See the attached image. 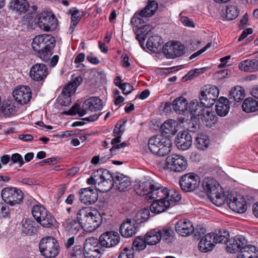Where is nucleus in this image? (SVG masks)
Returning a JSON list of instances; mask_svg holds the SVG:
<instances>
[{
    "label": "nucleus",
    "instance_id": "nucleus-1",
    "mask_svg": "<svg viewBox=\"0 0 258 258\" xmlns=\"http://www.w3.org/2000/svg\"><path fill=\"white\" fill-rule=\"evenodd\" d=\"M136 194L141 196H146V200H166L169 189L156 182L148 179L140 181L135 186Z\"/></svg>",
    "mask_w": 258,
    "mask_h": 258
},
{
    "label": "nucleus",
    "instance_id": "nucleus-2",
    "mask_svg": "<svg viewBox=\"0 0 258 258\" xmlns=\"http://www.w3.org/2000/svg\"><path fill=\"white\" fill-rule=\"evenodd\" d=\"M77 219L81 222L82 229L87 232L95 231L102 222L99 213L89 207L80 209L77 213Z\"/></svg>",
    "mask_w": 258,
    "mask_h": 258
},
{
    "label": "nucleus",
    "instance_id": "nucleus-3",
    "mask_svg": "<svg viewBox=\"0 0 258 258\" xmlns=\"http://www.w3.org/2000/svg\"><path fill=\"white\" fill-rule=\"evenodd\" d=\"M54 46V38L51 35L46 34L35 36L32 43L33 49L43 61L49 59Z\"/></svg>",
    "mask_w": 258,
    "mask_h": 258
},
{
    "label": "nucleus",
    "instance_id": "nucleus-4",
    "mask_svg": "<svg viewBox=\"0 0 258 258\" xmlns=\"http://www.w3.org/2000/svg\"><path fill=\"white\" fill-rule=\"evenodd\" d=\"M148 147L153 154L162 157L169 153L172 144L170 139L167 137L163 135H157L149 140Z\"/></svg>",
    "mask_w": 258,
    "mask_h": 258
},
{
    "label": "nucleus",
    "instance_id": "nucleus-5",
    "mask_svg": "<svg viewBox=\"0 0 258 258\" xmlns=\"http://www.w3.org/2000/svg\"><path fill=\"white\" fill-rule=\"evenodd\" d=\"M39 249L42 255L47 258H54L59 253V246L56 239L52 236H45L39 242Z\"/></svg>",
    "mask_w": 258,
    "mask_h": 258
},
{
    "label": "nucleus",
    "instance_id": "nucleus-6",
    "mask_svg": "<svg viewBox=\"0 0 258 258\" xmlns=\"http://www.w3.org/2000/svg\"><path fill=\"white\" fill-rule=\"evenodd\" d=\"M32 214L34 219L43 227H50L55 222L53 216L41 205H34Z\"/></svg>",
    "mask_w": 258,
    "mask_h": 258
},
{
    "label": "nucleus",
    "instance_id": "nucleus-7",
    "mask_svg": "<svg viewBox=\"0 0 258 258\" xmlns=\"http://www.w3.org/2000/svg\"><path fill=\"white\" fill-rule=\"evenodd\" d=\"M97 176H99L98 184L96 186L97 190L102 192L110 190L114 184V177L107 169H99L96 171Z\"/></svg>",
    "mask_w": 258,
    "mask_h": 258
},
{
    "label": "nucleus",
    "instance_id": "nucleus-8",
    "mask_svg": "<svg viewBox=\"0 0 258 258\" xmlns=\"http://www.w3.org/2000/svg\"><path fill=\"white\" fill-rule=\"evenodd\" d=\"M3 201L11 206L21 203L23 199V192L20 189L7 187L3 188L1 191Z\"/></svg>",
    "mask_w": 258,
    "mask_h": 258
},
{
    "label": "nucleus",
    "instance_id": "nucleus-9",
    "mask_svg": "<svg viewBox=\"0 0 258 258\" xmlns=\"http://www.w3.org/2000/svg\"><path fill=\"white\" fill-rule=\"evenodd\" d=\"M36 19L39 27L44 31L54 30L57 25V20L55 16L48 12H43L38 14Z\"/></svg>",
    "mask_w": 258,
    "mask_h": 258
},
{
    "label": "nucleus",
    "instance_id": "nucleus-10",
    "mask_svg": "<svg viewBox=\"0 0 258 258\" xmlns=\"http://www.w3.org/2000/svg\"><path fill=\"white\" fill-rule=\"evenodd\" d=\"M165 164L168 169L176 172L184 171L188 165L184 157L179 154L168 156L166 159Z\"/></svg>",
    "mask_w": 258,
    "mask_h": 258
},
{
    "label": "nucleus",
    "instance_id": "nucleus-11",
    "mask_svg": "<svg viewBox=\"0 0 258 258\" xmlns=\"http://www.w3.org/2000/svg\"><path fill=\"white\" fill-rule=\"evenodd\" d=\"M229 207L233 211L243 213L247 210V205L244 197L235 192H231L227 195Z\"/></svg>",
    "mask_w": 258,
    "mask_h": 258
},
{
    "label": "nucleus",
    "instance_id": "nucleus-12",
    "mask_svg": "<svg viewBox=\"0 0 258 258\" xmlns=\"http://www.w3.org/2000/svg\"><path fill=\"white\" fill-rule=\"evenodd\" d=\"M200 183L199 176L193 172L186 173L181 177L179 180L180 186L185 192H191L198 187Z\"/></svg>",
    "mask_w": 258,
    "mask_h": 258
},
{
    "label": "nucleus",
    "instance_id": "nucleus-13",
    "mask_svg": "<svg viewBox=\"0 0 258 258\" xmlns=\"http://www.w3.org/2000/svg\"><path fill=\"white\" fill-rule=\"evenodd\" d=\"M225 200L222 187L217 180L211 179V202L215 205L220 207L225 203Z\"/></svg>",
    "mask_w": 258,
    "mask_h": 258
},
{
    "label": "nucleus",
    "instance_id": "nucleus-14",
    "mask_svg": "<svg viewBox=\"0 0 258 258\" xmlns=\"http://www.w3.org/2000/svg\"><path fill=\"white\" fill-rule=\"evenodd\" d=\"M163 52L168 58L179 57L184 53V46L179 42H169L163 46Z\"/></svg>",
    "mask_w": 258,
    "mask_h": 258
},
{
    "label": "nucleus",
    "instance_id": "nucleus-15",
    "mask_svg": "<svg viewBox=\"0 0 258 258\" xmlns=\"http://www.w3.org/2000/svg\"><path fill=\"white\" fill-rule=\"evenodd\" d=\"M97 239L90 237L87 238L84 245V255L85 258H99L100 250L98 248Z\"/></svg>",
    "mask_w": 258,
    "mask_h": 258
},
{
    "label": "nucleus",
    "instance_id": "nucleus-16",
    "mask_svg": "<svg viewBox=\"0 0 258 258\" xmlns=\"http://www.w3.org/2000/svg\"><path fill=\"white\" fill-rule=\"evenodd\" d=\"M31 95L30 88L26 86H19L13 92L15 101L22 105L27 104L31 98Z\"/></svg>",
    "mask_w": 258,
    "mask_h": 258
},
{
    "label": "nucleus",
    "instance_id": "nucleus-17",
    "mask_svg": "<svg viewBox=\"0 0 258 258\" xmlns=\"http://www.w3.org/2000/svg\"><path fill=\"white\" fill-rule=\"evenodd\" d=\"M78 195L81 202L86 205L94 204L98 198V194L91 187L81 188Z\"/></svg>",
    "mask_w": 258,
    "mask_h": 258
},
{
    "label": "nucleus",
    "instance_id": "nucleus-18",
    "mask_svg": "<svg viewBox=\"0 0 258 258\" xmlns=\"http://www.w3.org/2000/svg\"><path fill=\"white\" fill-rule=\"evenodd\" d=\"M48 74V69L43 63H36L30 69L29 76L34 81H41L44 80Z\"/></svg>",
    "mask_w": 258,
    "mask_h": 258
},
{
    "label": "nucleus",
    "instance_id": "nucleus-19",
    "mask_svg": "<svg viewBox=\"0 0 258 258\" xmlns=\"http://www.w3.org/2000/svg\"><path fill=\"white\" fill-rule=\"evenodd\" d=\"M119 240L120 237L117 232L107 231L100 235L99 241L102 246L111 247L117 244Z\"/></svg>",
    "mask_w": 258,
    "mask_h": 258
},
{
    "label": "nucleus",
    "instance_id": "nucleus-20",
    "mask_svg": "<svg viewBox=\"0 0 258 258\" xmlns=\"http://www.w3.org/2000/svg\"><path fill=\"white\" fill-rule=\"evenodd\" d=\"M247 243V240L242 236H236L229 238L226 241V250L229 253H235L240 250L243 245Z\"/></svg>",
    "mask_w": 258,
    "mask_h": 258
},
{
    "label": "nucleus",
    "instance_id": "nucleus-21",
    "mask_svg": "<svg viewBox=\"0 0 258 258\" xmlns=\"http://www.w3.org/2000/svg\"><path fill=\"white\" fill-rule=\"evenodd\" d=\"M138 230L135 220L127 219L120 226L119 231L122 236L130 238L135 235Z\"/></svg>",
    "mask_w": 258,
    "mask_h": 258
},
{
    "label": "nucleus",
    "instance_id": "nucleus-22",
    "mask_svg": "<svg viewBox=\"0 0 258 258\" xmlns=\"http://www.w3.org/2000/svg\"><path fill=\"white\" fill-rule=\"evenodd\" d=\"M175 143L178 149L187 150L192 145L191 136L187 131L179 132L175 138Z\"/></svg>",
    "mask_w": 258,
    "mask_h": 258
},
{
    "label": "nucleus",
    "instance_id": "nucleus-23",
    "mask_svg": "<svg viewBox=\"0 0 258 258\" xmlns=\"http://www.w3.org/2000/svg\"><path fill=\"white\" fill-rule=\"evenodd\" d=\"M83 108L87 113L88 111L96 112L101 110L103 108L102 100L97 97H92L86 99L82 105Z\"/></svg>",
    "mask_w": 258,
    "mask_h": 258
},
{
    "label": "nucleus",
    "instance_id": "nucleus-24",
    "mask_svg": "<svg viewBox=\"0 0 258 258\" xmlns=\"http://www.w3.org/2000/svg\"><path fill=\"white\" fill-rule=\"evenodd\" d=\"M175 230L180 236L186 237L194 232V227L191 222L186 219L178 221L175 225Z\"/></svg>",
    "mask_w": 258,
    "mask_h": 258
},
{
    "label": "nucleus",
    "instance_id": "nucleus-25",
    "mask_svg": "<svg viewBox=\"0 0 258 258\" xmlns=\"http://www.w3.org/2000/svg\"><path fill=\"white\" fill-rule=\"evenodd\" d=\"M199 173L203 178L201 183V188L210 199V167L208 165H206L199 169Z\"/></svg>",
    "mask_w": 258,
    "mask_h": 258
},
{
    "label": "nucleus",
    "instance_id": "nucleus-26",
    "mask_svg": "<svg viewBox=\"0 0 258 258\" xmlns=\"http://www.w3.org/2000/svg\"><path fill=\"white\" fill-rule=\"evenodd\" d=\"M215 110L218 115L221 117L225 116L229 111V100L226 97H221L216 101Z\"/></svg>",
    "mask_w": 258,
    "mask_h": 258
},
{
    "label": "nucleus",
    "instance_id": "nucleus-27",
    "mask_svg": "<svg viewBox=\"0 0 258 258\" xmlns=\"http://www.w3.org/2000/svg\"><path fill=\"white\" fill-rule=\"evenodd\" d=\"M258 248L254 245L245 244L241 248L237 258H256Z\"/></svg>",
    "mask_w": 258,
    "mask_h": 258
},
{
    "label": "nucleus",
    "instance_id": "nucleus-28",
    "mask_svg": "<svg viewBox=\"0 0 258 258\" xmlns=\"http://www.w3.org/2000/svg\"><path fill=\"white\" fill-rule=\"evenodd\" d=\"M239 13V10L236 5H228L222 8L221 15L223 19L232 20L237 17Z\"/></svg>",
    "mask_w": 258,
    "mask_h": 258
},
{
    "label": "nucleus",
    "instance_id": "nucleus-29",
    "mask_svg": "<svg viewBox=\"0 0 258 258\" xmlns=\"http://www.w3.org/2000/svg\"><path fill=\"white\" fill-rule=\"evenodd\" d=\"M114 184L117 185L119 191H124L130 188L132 181L128 177L119 173L114 177Z\"/></svg>",
    "mask_w": 258,
    "mask_h": 258
},
{
    "label": "nucleus",
    "instance_id": "nucleus-30",
    "mask_svg": "<svg viewBox=\"0 0 258 258\" xmlns=\"http://www.w3.org/2000/svg\"><path fill=\"white\" fill-rule=\"evenodd\" d=\"M170 206L171 203L168 200H154L150 209L151 212L158 214L165 212Z\"/></svg>",
    "mask_w": 258,
    "mask_h": 258
},
{
    "label": "nucleus",
    "instance_id": "nucleus-31",
    "mask_svg": "<svg viewBox=\"0 0 258 258\" xmlns=\"http://www.w3.org/2000/svg\"><path fill=\"white\" fill-rule=\"evenodd\" d=\"M163 43L162 38L158 35H154L150 37L147 42V47L151 51L154 52H158L161 49Z\"/></svg>",
    "mask_w": 258,
    "mask_h": 258
},
{
    "label": "nucleus",
    "instance_id": "nucleus-32",
    "mask_svg": "<svg viewBox=\"0 0 258 258\" xmlns=\"http://www.w3.org/2000/svg\"><path fill=\"white\" fill-rule=\"evenodd\" d=\"M10 9L19 14L26 13L30 7L27 0H11Z\"/></svg>",
    "mask_w": 258,
    "mask_h": 258
},
{
    "label": "nucleus",
    "instance_id": "nucleus-33",
    "mask_svg": "<svg viewBox=\"0 0 258 258\" xmlns=\"http://www.w3.org/2000/svg\"><path fill=\"white\" fill-rule=\"evenodd\" d=\"M172 106L173 110L178 114H183L188 109L187 101L183 97L176 98L172 102Z\"/></svg>",
    "mask_w": 258,
    "mask_h": 258
},
{
    "label": "nucleus",
    "instance_id": "nucleus-34",
    "mask_svg": "<svg viewBox=\"0 0 258 258\" xmlns=\"http://www.w3.org/2000/svg\"><path fill=\"white\" fill-rule=\"evenodd\" d=\"M228 96L231 101L239 102L245 96V90L240 86H235L230 91Z\"/></svg>",
    "mask_w": 258,
    "mask_h": 258
},
{
    "label": "nucleus",
    "instance_id": "nucleus-35",
    "mask_svg": "<svg viewBox=\"0 0 258 258\" xmlns=\"http://www.w3.org/2000/svg\"><path fill=\"white\" fill-rule=\"evenodd\" d=\"M238 66L242 71L254 72L258 70V60L246 59L240 62Z\"/></svg>",
    "mask_w": 258,
    "mask_h": 258
},
{
    "label": "nucleus",
    "instance_id": "nucleus-36",
    "mask_svg": "<svg viewBox=\"0 0 258 258\" xmlns=\"http://www.w3.org/2000/svg\"><path fill=\"white\" fill-rule=\"evenodd\" d=\"M229 237V232L225 229L219 230L211 233V238H213V242L216 244L226 243Z\"/></svg>",
    "mask_w": 258,
    "mask_h": 258
},
{
    "label": "nucleus",
    "instance_id": "nucleus-37",
    "mask_svg": "<svg viewBox=\"0 0 258 258\" xmlns=\"http://www.w3.org/2000/svg\"><path fill=\"white\" fill-rule=\"evenodd\" d=\"M210 145V139L207 135L201 134L195 139V146L197 149L204 151L208 149Z\"/></svg>",
    "mask_w": 258,
    "mask_h": 258
},
{
    "label": "nucleus",
    "instance_id": "nucleus-38",
    "mask_svg": "<svg viewBox=\"0 0 258 258\" xmlns=\"http://www.w3.org/2000/svg\"><path fill=\"white\" fill-rule=\"evenodd\" d=\"M178 123L173 119H168L165 121L161 126V130L166 135H174L177 131Z\"/></svg>",
    "mask_w": 258,
    "mask_h": 258
},
{
    "label": "nucleus",
    "instance_id": "nucleus-39",
    "mask_svg": "<svg viewBox=\"0 0 258 258\" xmlns=\"http://www.w3.org/2000/svg\"><path fill=\"white\" fill-rule=\"evenodd\" d=\"M242 108L245 112H255L258 110V102L251 97L247 98L243 102Z\"/></svg>",
    "mask_w": 258,
    "mask_h": 258
},
{
    "label": "nucleus",
    "instance_id": "nucleus-40",
    "mask_svg": "<svg viewBox=\"0 0 258 258\" xmlns=\"http://www.w3.org/2000/svg\"><path fill=\"white\" fill-rule=\"evenodd\" d=\"M113 137L114 138L111 141V144L112 145V147L110 148V151L112 155H115L119 150L128 146L129 144L127 142L121 143V137L120 136Z\"/></svg>",
    "mask_w": 258,
    "mask_h": 258
},
{
    "label": "nucleus",
    "instance_id": "nucleus-41",
    "mask_svg": "<svg viewBox=\"0 0 258 258\" xmlns=\"http://www.w3.org/2000/svg\"><path fill=\"white\" fill-rule=\"evenodd\" d=\"M158 230H152L148 232L145 236L146 243L148 245H155L160 241Z\"/></svg>",
    "mask_w": 258,
    "mask_h": 258
},
{
    "label": "nucleus",
    "instance_id": "nucleus-42",
    "mask_svg": "<svg viewBox=\"0 0 258 258\" xmlns=\"http://www.w3.org/2000/svg\"><path fill=\"white\" fill-rule=\"evenodd\" d=\"M158 8V4L154 1H152L148 5L142 10L140 11L141 16L144 17L152 16L156 12Z\"/></svg>",
    "mask_w": 258,
    "mask_h": 258
},
{
    "label": "nucleus",
    "instance_id": "nucleus-43",
    "mask_svg": "<svg viewBox=\"0 0 258 258\" xmlns=\"http://www.w3.org/2000/svg\"><path fill=\"white\" fill-rule=\"evenodd\" d=\"M159 234H160V240L167 242H171L173 239V231L170 228H166L162 229V230H158Z\"/></svg>",
    "mask_w": 258,
    "mask_h": 258
},
{
    "label": "nucleus",
    "instance_id": "nucleus-44",
    "mask_svg": "<svg viewBox=\"0 0 258 258\" xmlns=\"http://www.w3.org/2000/svg\"><path fill=\"white\" fill-rule=\"evenodd\" d=\"M150 217V212L148 208H144L139 211L136 215L134 219L137 223H142L148 220Z\"/></svg>",
    "mask_w": 258,
    "mask_h": 258
},
{
    "label": "nucleus",
    "instance_id": "nucleus-45",
    "mask_svg": "<svg viewBox=\"0 0 258 258\" xmlns=\"http://www.w3.org/2000/svg\"><path fill=\"white\" fill-rule=\"evenodd\" d=\"M210 234H206L202 238L199 243V249L203 252H207L210 250Z\"/></svg>",
    "mask_w": 258,
    "mask_h": 258
},
{
    "label": "nucleus",
    "instance_id": "nucleus-46",
    "mask_svg": "<svg viewBox=\"0 0 258 258\" xmlns=\"http://www.w3.org/2000/svg\"><path fill=\"white\" fill-rule=\"evenodd\" d=\"M206 87L201 91L200 99L201 104L203 107L209 108L210 107V99L208 96L210 95V89L207 87Z\"/></svg>",
    "mask_w": 258,
    "mask_h": 258
},
{
    "label": "nucleus",
    "instance_id": "nucleus-47",
    "mask_svg": "<svg viewBox=\"0 0 258 258\" xmlns=\"http://www.w3.org/2000/svg\"><path fill=\"white\" fill-rule=\"evenodd\" d=\"M147 244H148L146 243L145 238L143 239L141 237H137L133 241L132 249L133 250L135 249L138 251L143 250L146 248Z\"/></svg>",
    "mask_w": 258,
    "mask_h": 258
},
{
    "label": "nucleus",
    "instance_id": "nucleus-48",
    "mask_svg": "<svg viewBox=\"0 0 258 258\" xmlns=\"http://www.w3.org/2000/svg\"><path fill=\"white\" fill-rule=\"evenodd\" d=\"M34 222L30 220H25L23 223L22 231L27 234H31L34 233L35 228L33 226Z\"/></svg>",
    "mask_w": 258,
    "mask_h": 258
},
{
    "label": "nucleus",
    "instance_id": "nucleus-49",
    "mask_svg": "<svg viewBox=\"0 0 258 258\" xmlns=\"http://www.w3.org/2000/svg\"><path fill=\"white\" fill-rule=\"evenodd\" d=\"M181 195L179 191L174 189H170L168 190V198L166 200H168L171 203V206L173 205V203L178 202L181 199Z\"/></svg>",
    "mask_w": 258,
    "mask_h": 258
},
{
    "label": "nucleus",
    "instance_id": "nucleus-50",
    "mask_svg": "<svg viewBox=\"0 0 258 258\" xmlns=\"http://www.w3.org/2000/svg\"><path fill=\"white\" fill-rule=\"evenodd\" d=\"M80 18L81 15L78 10H75L73 12L71 15V23L70 28L71 33L73 32L74 29L78 23Z\"/></svg>",
    "mask_w": 258,
    "mask_h": 258
},
{
    "label": "nucleus",
    "instance_id": "nucleus-51",
    "mask_svg": "<svg viewBox=\"0 0 258 258\" xmlns=\"http://www.w3.org/2000/svg\"><path fill=\"white\" fill-rule=\"evenodd\" d=\"M79 114L80 116H83L87 113L86 110L83 108L81 109L80 105L79 104H75L68 111L66 112V114L69 115H75L76 114Z\"/></svg>",
    "mask_w": 258,
    "mask_h": 258
},
{
    "label": "nucleus",
    "instance_id": "nucleus-52",
    "mask_svg": "<svg viewBox=\"0 0 258 258\" xmlns=\"http://www.w3.org/2000/svg\"><path fill=\"white\" fill-rule=\"evenodd\" d=\"M143 16H141V14L139 12L134 14L133 17L132 18L131 20V24L136 27H140V25L144 23V21L143 19Z\"/></svg>",
    "mask_w": 258,
    "mask_h": 258
},
{
    "label": "nucleus",
    "instance_id": "nucleus-53",
    "mask_svg": "<svg viewBox=\"0 0 258 258\" xmlns=\"http://www.w3.org/2000/svg\"><path fill=\"white\" fill-rule=\"evenodd\" d=\"M70 230L73 234H77L82 228V224L78 220H72L69 223Z\"/></svg>",
    "mask_w": 258,
    "mask_h": 258
},
{
    "label": "nucleus",
    "instance_id": "nucleus-54",
    "mask_svg": "<svg viewBox=\"0 0 258 258\" xmlns=\"http://www.w3.org/2000/svg\"><path fill=\"white\" fill-rule=\"evenodd\" d=\"M134 250L130 248L124 247L120 252L118 258H134Z\"/></svg>",
    "mask_w": 258,
    "mask_h": 258
},
{
    "label": "nucleus",
    "instance_id": "nucleus-55",
    "mask_svg": "<svg viewBox=\"0 0 258 258\" xmlns=\"http://www.w3.org/2000/svg\"><path fill=\"white\" fill-rule=\"evenodd\" d=\"M58 102L62 106H68L71 102V97L61 93L58 98Z\"/></svg>",
    "mask_w": 258,
    "mask_h": 258
},
{
    "label": "nucleus",
    "instance_id": "nucleus-56",
    "mask_svg": "<svg viewBox=\"0 0 258 258\" xmlns=\"http://www.w3.org/2000/svg\"><path fill=\"white\" fill-rule=\"evenodd\" d=\"M4 112L7 115H11L16 113L17 108L14 104H7L4 108Z\"/></svg>",
    "mask_w": 258,
    "mask_h": 258
},
{
    "label": "nucleus",
    "instance_id": "nucleus-57",
    "mask_svg": "<svg viewBox=\"0 0 258 258\" xmlns=\"http://www.w3.org/2000/svg\"><path fill=\"white\" fill-rule=\"evenodd\" d=\"M199 107V105L198 104V101L197 100H194L191 101L188 106V109L190 113L195 115H200V112L198 114L197 113V110Z\"/></svg>",
    "mask_w": 258,
    "mask_h": 258
},
{
    "label": "nucleus",
    "instance_id": "nucleus-58",
    "mask_svg": "<svg viewBox=\"0 0 258 258\" xmlns=\"http://www.w3.org/2000/svg\"><path fill=\"white\" fill-rule=\"evenodd\" d=\"M229 73H230V71L227 69L221 70L214 74L213 78L214 79L221 80L226 78Z\"/></svg>",
    "mask_w": 258,
    "mask_h": 258
},
{
    "label": "nucleus",
    "instance_id": "nucleus-59",
    "mask_svg": "<svg viewBox=\"0 0 258 258\" xmlns=\"http://www.w3.org/2000/svg\"><path fill=\"white\" fill-rule=\"evenodd\" d=\"M76 88L71 83H68V85L64 88L62 93L66 94L70 97L74 94L76 90Z\"/></svg>",
    "mask_w": 258,
    "mask_h": 258
},
{
    "label": "nucleus",
    "instance_id": "nucleus-60",
    "mask_svg": "<svg viewBox=\"0 0 258 258\" xmlns=\"http://www.w3.org/2000/svg\"><path fill=\"white\" fill-rule=\"evenodd\" d=\"M11 160L13 163H18L20 167L22 166L24 164L22 156L18 153L12 154Z\"/></svg>",
    "mask_w": 258,
    "mask_h": 258
},
{
    "label": "nucleus",
    "instance_id": "nucleus-61",
    "mask_svg": "<svg viewBox=\"0 0 258 258\" xmlns=\"http://www.w3.org/2000/svg\"><path fill=\"white\" fill-rule=\"evenodd\" d=\"M206 232V228L201 225H198L195 229H194V234L195 236L201 237L202 235L205 234Z\"/></svg>",
    "mask_w": 258,
    "mask_h": 258
},
{
    "label": "nucleus",
    "instance_id": "nucleus-62",
    "mask_svg": "<svg viewBox=\"0 0 258 258\" xmlns=\"http://www.w3.org/2000/svg\"><path fill=\"white\" fill-rule=\"evenodd\" d=\"M120 89L124 94H130L133 90V87L128 83H123Z\"/></svg>",
    "mask_w": 258,
    "mask_h": 258
},
{
    "label": "nucleus",
    "instance_id": "nucleus-63",
    "mask_svg": "<svg viewBox=\"0 0 258 258\" xmlns=\"http://www.w3.org/2000/svg\"><path fill=\"white\" fill-rule=\"evenodd\" d=\"M99 176H97L96 171L94 172L93 176L87 179V182L89 185H95V186L98 184Z\"/></svg>",
    "mask_w": 258,
    "mask_h": 258
},
{
    "label": "nucleus",
    "instance_id": "nucleus-64",
    "mask_svg": "<svg viewBox=\"0 0 258 258\" xmlns=\"http://www.w3.org/2000/svg\"><path fill=\"white\" fill-rule=\"evenodd\" d=\"M201 154L196 151L192 152L190 155V159L192 162L198 163L201 161Z\"/></svg>",
    "mask_w": 258,
    "mask_h": 258
}]
</instances>
